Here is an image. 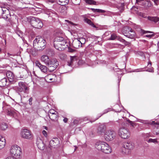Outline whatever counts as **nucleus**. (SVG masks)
Returning <instances> with one entry per match:
<instances>
[{"label":"nucleus","mask_w":159,"mask_h":159,"mask_svg":"<svg viewBox=\"0 0 159 159\" xmlns=\"http://www.w3.org/2000/svg\"><path fill=\"white\" fill-rule=\"evenodd\" d=\"M41 61L49 68H52V69H48L50 72H52L58 65V62L55 58L50 59L46 55H43L41 57Z\"/></svg>","instance_id":"nucleus-1"},{"label":"nucleus","mask_w":159,"mask_h":159,"mask_svg":"<svg viewBox=\"0 0 159 159\" xmlns=\"http://www.w3.org/2000/svg\"><path fill=\"white\" fill-rule=\"evenodd\" d=\"M95 147L98 150L105 153L108 154L112 152L111 147L107 143L104 142H97L95 145Z\"/></svg>","instance_id":"nucleus-2"},{"label":"nucleus","mask_w":159,"mask_h":159,"mask_svg":"<svg viewBox=\"0 0 159 159\" xmlns=\"http://www.w3.org/2000/svg\"><path fill=\"white\" fill-rule=\"evenodd\" d=\"M46 45L45 40L42 37H36L34 41L33 45L34 47L37 48L39 50L43 49Z\"/></svg>","instance_id":"nucleus-3"},{"label":"nucleus","mask_w":159,"mask_h":159,"mask_svg":"<svg viewBox=\"0 0 159 159\" xmlns=\"http://www.w3.org/2000/svg\"><path fill=\"white\" fill-rule=\"evenodd\" d=\"M10 152L12 157L18 159L22 154V151L20 148L17 145H14L11 147Z\"/></svg>","instance_id":"nucleus-4"},{"label":"nucleus","mask_w":159,"mask_h":159,"mask_svg":"<svg viewBox=\"0 0 159 159\" xmlns=\"http://www.w3.org/2000/svg\"><path fill=\"white\" fill-rule=\"evenodd\" d=\"M118 134L121 138L125 139H128L130 134L129 129L124 127H121L119 129Z\"/></svg>","instance_id":"nucleus-5"},{"label":"nucleus","mask_w":159,"mask_h":159,"mask_svg":"<svg viewBox=\"0 0 159 159\" xmlns=\"http://www.w3.org/2000/svg\"><path fill=\"white\" fill-rule=\"evenodd\" d=\"M0 9L2 11V17L7 21H11V15L9 9L4 7H0Z\"/></svg>","instance_id":"nucleus-6"},{"label":"nucleus","mask_w":159,"mask_h":159,"mask_svg":"<svg viewBox=\"0 0 159 159\" xmlns=\"http://www.w3.org/2000/svg\"><path fill=\"white\" fill-rule=\"evenodd\" d=\"M124 148L122 149V152L124 154L127 155L130 153L128 150L133 149L134 147V144L133 142L125 143L124 144Z\"/></svg>","instance_id":"nucleus-7"},{"label":"nucleus","mask_w":159,"mask_h":159,"mask_svg":"<svg viewBox=\"0 0 159 159\" xmlns=\"http://www.w3.org/2000/svg\"><path fill=\"white\" fill-rule=\"evenodd\" d=\"M30 24L33 27L40 28L43 26V23L40 20L37 18H33L31 20Z\"/></svg>","instance_id":"nucleus-8"},{"label":"nucleus","mask_w":159,"mask_h":159,"mask_svg":"<svg viewBox=\"0 0 159 159\" xmlns=\"http://www.w3.org/2000/svg\"><path fill=\"white\" fill-rule=\"evenodd\" d=\"M20 134L21 137L28 139H31L33 138V135L31 132L27 129H22Z\"/></svg>","instance_id":"nucleus-9"},{"label":"nucleus","mask_w":159,"mask_h":159,"mask_svg":"<svg viewBox=\"0 0 159 159\" xmlns=\"http://www.w3.org/2000/svg\"><path fill=\"white\" fill-rule=\"evenodd\" d=\"M124 35L130 39H133L135 36V34L134 32L130 28L128 27H124L123 30Z\"/></svg>","instance_id":"nucleus-10"},{"label":"nucleus","mask_w":159,"mask_h":159,"mask_svg":"<svg viewBox=\"0 0 159 159\" xmlns=\"http://www.w3.org/2000/svg\"><path fill=\"white\" fill-rule=\"evenodd\" d=\"M116 134L112 130H109L106 131L104 134V138L107 141L113 140L116 137Z\"/></svg>","instance_id":"nucleus-11"},{"label":"nucleus","mask_w":159,"mask_h":159,"mask_svg":"<svg viewBox=\"0 0 159 159\" xmlns=\"http://www.w3.org/2000/svg\"><path fill=\"white\" fill-rule=\"evenodd\" d=\"M36 66L39 67L41 71L43 73H47L48 71L50 72L48 69H52V68H48L46 66L42 65L41 63L38 61L35 62Z\"/></svg>","instance_id":"nucleus-12"},{"label":"nucleus","mask_w":159,"mask_h":159,"mask_svg":"<svg viewBox=\"0 0 159 159\" xmlns=\"http://www.w3.org/2000/svg\"><path fill=\"white\" fill-rule=\"evenodd\" d=\"M53 44L54 47L56 49L59 50H62L65 48L63 47L65 46L67 44V42L66 41H54Z\"/></svg>","instance_id":"nucleus-13"},{"label":"nucleus","mask_w":159,"mask_h":159,"mask_svg":"<svg viewBox=\"0 0 159 159\" xmlns=\"http://www.w3.org/2000/svg\"><path fill=\"white\" fill-rule=\"evenodd\" d=\"M18 85V89L19 92L25 91V92H26V91L29 89L25 84L24 82H19Z\"/></svg>","instance_id":"nucleus-14"},{"label":"nucleus","mask_w":159,"mask_h":159,"mask_svg":"<svg viewBox=\"0 0 159 159\" xmlns=\"http://www.w3.org/2000/svg\"><path fill=\"white\" fill-rule=\"evenodd\" d=\"M81 40H83V43L81 42V41L77 39H76L74 40L72 43V45L74 48H78L80 47V44H84L85 42V40L84 38H81Z\"/></svg>","instance_id":"nucleus-15"},{"label":"nucleus","mask_w":159,"mask_h":159,"mask_svg":"<svg viewBox=\"0 0 159 159\" xmlns=\"http://www.w3.org/2000/svg\"><path fill=\"white\" fill-rule=\"evenodd\" d=\"M38 148L40 150H43L45 147V145L43 141L40 138H38L36 143Z\"/></svg>","instance_id":"nucleus-16"},{"label":"nucleus","mask_w":159,"mask_h":159,"mask_svg":"<svg viewBox=\"0 0 159 159\" xmlns=\"http://www.w3.org/2000/svg\"><path fill=\"white\" fill-rule=\"evenodd\" d=\"M60 144V141L57 138H54L51 140L49 143L51 147L55 148L58 147Z\"/></svg>","instance_id":"nucleus-17"},{"label":"nucleus","mask_w":159,"mask_h":159,"mask_svg":"<svg viewBox=\"0 0 159 159\" xmlns=\"http://www.w3.org/2000/svg\"><path fill=\"white\" fill-rule=\"evenodd\" d=\"M6 76L10 82L13 81L15 79V77L14 75L11 71H9L7 72Z\"/></svg>","instance_id":"nucleus-18"},{"label":"nucleus","mask_w":159,"mask_h":159,"mask_svg":"<svg viewBox=\"0 0 159 159\" xmlns=\"http://www.w3.org/2000/svg\"><path fill=\"white\" fill-rule=\"evenodd\" d=\"M6 144V142L5 138L0 135V149L3 148Z\"/></svg>","instance_id":"nucleus-19"},{"label":"nucleus","mask_w":159,"mask_h":159,"mask_svg":"<svg viewBox=\"0 0 159 159\" xmlns=\"http://www.w3.org/2000/svg\"><path fill=\"white\" fill-rule=\"evenodd\" d=\"M106 129L105 126L103 124L100 125L97 129V132L99 134L104 133Z\"/></svg>","instance_id":"nucleus-20"},{"label":"nucleus","mask_w":159,"mask_h":159,"mask_svg":"<svg viewBox=\"0 0 159 159\" xmlns=\"http://www.w3.org/2000/svg\"><path fill=\"white\" fill-rule=\"evenodd\" d=\"M148 19L149 20L157 23L159 21V18L157 16H148Z\"/></svg>","instance_id":"nucleus-21"},{"label":"nucleus","mask_w":159,"mask_h":159,"mask_svg":"<svg viewBox=\"0 0 159 159\" xmlns=\"http://www.w3.org/2000/svg\"><path fill=\"white\" fill-rule=\"evenodd\" d=\"M84 22L89 25H91L92 27L94 28H96V26L89 19H88L87 18H84Z\"/></svg>","instance_id":"nucleus-22"},{"label":"nucleus","mask_w":159,"mask_h":159,"mask_svg":"<svg viewBox=\"0 0 159 159\" xmlns=\"http://www.w3.org/2000/svg\"><path fill=\"white\" fill-rule=\"evenodd\" d=\"M146 7H148L151 6V2L149 1V0H144L143 2H142V5Z\"/></svg>","instance_id":"nucleus-23"},{"label":"nucleus","mask_w":159,"mask_h":159,"mask_svg":"<svg viewBox=\"0 0 159 159\" xmlns=\"http://www.w3.org/2000/svg\"><path fill=\"white\" fill-rule=\"evenodd\" d=\"M56 1L59 4L62 6L67 4L69 2V0H56Z\"/></svg>","instance_id":"nucleus-24"},{"label":"nucleus","mask_w":159,"mask_h":159,"mask_svg":"<svg viewBox=\"0 0 159 159\" xmlns=\"http://www.w3.org/2000/svg\"><path fill=\"white\" fill-rule=\"evenodd\" d=\"M7 80L6 78H4L0 81V86H4L6 85Z\"/></svg>","instance_id":"nucleus-25"},{"label":"nucleus","mask_w":159,"mask_h":159,"mask_svg":"<svg viewBox=\"0 0 159 159\" xmlns=\"http://www.w3.org/2000/svg\"><path fill=\"white\" fill-rule=\"evenodd\" d=\"M49 116L51 120L53 121H55L56 120L58 116V113H56L53 115H49Z\"/></svg>","instance_id":"nucleus-26"},{"label":"nucleus","mask_w":159,"mask_h":159,"mask_svg":"<svg viewBox=\"0 0 159 159\" xmlns=\"http://www.w3.org/2000/svg\"><path fill=\"white\" fill-rule=\"evenodd\" d=\"M76 59V56H70V62H68V65L69 66H72V64L73 61L75 60Z\"/></svg>","instance_id":"nucleus-27"},{"label":"nucleus","mask_w":159,"mask_h":159,"mask_svg":"<svg viewBox=\"0 0 159 159\" xmlns=\"http://www.w3.org/2000/svg\"><path fill=\"white\" fill-rule=\"evenodd\" d=\"M7 127V125L5 123H2L0 125V128L2 130H5Z\"/></svg>","instance_id":"nucleus-28"},{"label":"nucleus","mask_w":159,"mask_h":159,"mask_svg":"<svg viewBox=\"0 0 159 159\" xmlns=\"http://www.w3.org/2000/svg\"><path fill=\"white\" fill-rule=\"evenodd\" d=\"M63 41H66L64 39L61 37H57L56 38L54 39V41L56 42H62Z\"/></svg>","instance_id":"nucleus-29"},{"label":"nucleus","mask_w":159,"mask_h":159,"mask_svg":"<svg viewBox=\"0 0 159 159\" xmlns=\"http://www.w3.org/2000/svg\"><path fill=\"white\" fill-rule=\"evenodd\" d=\"M61 8L60 12L63 15L65 14L66 13V7L65 6H63Z\"/></svg>","instance_id":"nucleus-30"},{"label":"nucleus","mask_w":159,"mask_h":159,"mask_svg":"<svg viewBox=\"0 0 159 159\" xmlns=\"http://www.w3.org/2000/svg\"><path fill=\"white\" fill-rule=\"evenodd\" d=\"M117 40L120 41V42H122L126 45H128L129 44V42L126 41L125 40L121 38L120 37H118Z\"/></svg>","instance_id":"nucleus-31"},{"label":"nucleus","mask_w":159,"mask_h":159,"mask_svg":"<svg viewBox=\"0 0 159 159\" xmlns=\"http://www.w3.org/2000/svg\"><path fill=\"white\" fill-rule=\"evenodd\" d=\"M91 10L94 12H98L104 13L105 12V11L104 10H102L100 9L91 8Z\"/></svg>","instance_id":"nucleus-32"},{"label":"nucleus","mask_w":159,"mask_h":159,"mask_svg":"<svg viewBox=\"0 0 159 159\" xmlns=\"http://www.w3.org/2000/svg\"><path fill=\"white\" fill-rule=\"evenodd\" d=\"M59 57L62 60H64L66 58V56L64 53H61L59 54Z\"/></svg>","instance_id":"nucleus-33"},{"label":"nucleus","mask_w":159,"mask_h":159,"mask_svg":"<svg viewBox=\"0 0 159 159\" xmlns=\"http://www.w3.org/2000/svg\"><path fill=\"white\" fill-rule=\"evenodd\" d=\"M118 37L119 36H117L116 34H111L110 39L111 40H114L116 39H117Z\"/></svg>","instance_id":"nucleus-34"},{"label":"nucleus","mask_w":159,"mask_h":159,"mask_svg":"<svg viewBox=\"0 0 159 159\" xmlns=\"http://www.w3.org/2000/svg\"><path fill=\"white\" fill-rule=\"evenodd\" d=\"M148 143H156L157 142V140L156 139H149L148 140H147Z\"/></svg>","instance_id":"nucleus-35"},{"label":"nucleus","mask_w":159,"mask_h":159,"mask_svg":"<svg viewBox=\"0 0 159 159\" xmlns=\"http://www.w3.org/2000/svg\"><path fill=\"white\" fill-rule=\"evenodd\" d=\"M56 113H57V112H56L55 110L51 109L49 111V115H53Z\"/></svg>","instance_id":"nucleus-36"},{"label":"nucleus","mask_w":159,"mask_h":159,"mask_svg":"<svg viewBox=\"0 0 159 159\" xmlns=\"http://www.w3.org/2000/svg\"><path fill=\"white\" fill-rule=\"evenodd\" d=\"M51 75H48L46 77V79L48 81H52L53 79L51 78Z\"/></svg>","instance_id":"nucleus-37"},{"label":"nucleus","mask_w":159,"mask_h":159,"mask_svg":"<svg viewBox=\"0 0 159 159\" xmlns=\"http://www.w3.org/2000/svg\"><path fill=\"white\" fill-rule=\"evenodd\" d=\"M68 51L70 52H74L75 51V50L70 48H68Z\"/></svg>","instance_id":"nucleus-38"},{"label":"nucleus","mask_w":159,"mask_h":159,"mask_svg":"<svg viewBox=\"0 0 159 159\" xmlns=\"http://www.w3.org/2000/svg\"><path fill=\"white\" fill-rule=\"evenodd\" d=\"M144 0H136V2L138 4L142 5V2H143Z\"/></svg>","instance_id":"nucleus-39"},{"label":"nucleus","mask_w":159,"mask_h":159,"mask_svg":"<svg viewBox=\"0 0 159 159\" xmlns=\"http://www.w3.org/2000/svg\"><path fill=\"white\" fill-rule=\"evenodd\" d=\"M33 100V98L32 97H31L29 99V104L30 105H31L32 104V101Z\"/></svg>","instance_id":"nucleus-40"},{"label":"nucleus","mask_w":159,"mask_h":159,"mask_svg":"<svg viewBox=\"0 0 159 159\" xmlns=\"http://www.w3.org/2000/svg\"><path fill=\"white\" fill-rule=\"evenodd\" d=\"M142 32L143 34H146V33H152V32H151V31H145V30H142Z\"/></svg>","instance_id":"nucleus-41"},{"label":"nucleus","mask_w":159,"mask_h":159,"mask_svg":"<svg viewBox=\"0 0 159 159\" xmlns=\"http://www.w3.org/2000/svg\"><path fill=\"white\" fill-rule=\"evenodd\" d=\"M55 0H48L47 2L48 3H53L55 2Z\"/></svg>","instance_id":"nucleus-42"},{"label":"nucleus","mask_w":159,"mask_h":159,"mask_svg":"<svg viewBox=\"0 0 159 159\" xmlns=\"http://www.w3.org/2000/svg\"><path fill=\"white\" fill-rule=\"evenodd\" d=\"M42 132H43V135L45 137H46L47 136V132L46 131L43 130V131Z\"/></svg>","instance_id":"nucleus-43"},{"label":"nucleus","mask_w":159,"mask_h":159,"mask_svg":"<svg viewBox=\"0 0 159 159\" xmlns=\"http://www.w3.org/2000/svg\"><path fill=\"white\" fill-rule=\"evenodd\" d=\"M153 34H148L145 35V37L149 38H151V37L153 36Z\"/></svg>","instance_id":"nucleus-44"},{"label":"nucleus","mask_w":159,"mask_h":159,"mask_svg":"<svg viewBox=\"0 0 159 159\" xmlns=\"http://www.w3.org/2000/svg\"><path fill=\"white\" fill-rule=\"evenodd\" d=\"M152 1L154 2L155 5H158L159 2L158 0H152Z\"/></svg>","instance_id":"nucleus-45"},{"label":"nucleus","mask_w":159,"mask_h":159,"mask_svg":"<svg viewBox=\"0 0 159 159\" xmlns=\"http://www.w3.org/2000/svg\"><path fill=\"white\" fill-rule=\"evenodd\" d=\"M151 64H152L151 62H150V61H149L148 62V66H147L148 67H151Z\"/></svg>","instance_id":"nucleus-46"},{"label":"nucleus","mask_w":159,"mask_h":159,"mask_svg":"<svg viewBox=\"0 0 159 159\" xmlns=\"http://www.w3.org/2000/svg\"><path fill=\"white\" fill-rule=\"evenodd\" d=\"M68 121V119L66 118L63 119V121L65 123H66Z\"/></svg>","instance_id":"nucleus-47"},{"label":"nucleus","mask_w":159,"mask_h":159,"mask_svg":"<svg viewBox=\"0 0 159 159\" xmlns=\"http://www.w3.org/2000/svg\"><path fill=\"white\" fill-rule=\"evenodd\" d=\"M65 21H66L68 22L70 24H71L73 25H74V24L72 22H71L70 21H69L68 20H65Z\"/></svg>","instance_id":"nucleus-48"},{"label":"nucleus","mask_w":159,"mask_h":159,"mask_svg":"<svg viewBox=\"0 0 159 159\" xmlns=\"http://www.w3.org/2000/svg\"><path fill=\"white\" fill-rule=\"evenodd\" d=\"M147 71H149V72H152V69H150L149 70H147Z\"/></svg>","instance_id":"nucleus-49"},{"label":"nucleus","mask_w":159,"mask_h":159,"mask_svg":"<svg viewBox=\"0 0 159 159\" xmlns=\"http://www.w3.org/2000/svg\"><path fill=\"white\" fill-rule=\"evenodd\" d=\"M142 121H144V120H140V121H139L140 122L143 123V122Z\"/></svg>","instance_id":"nucleus-50"},{"label":"nucleus","mask_w":159,"mask_h":159,"mask_svg":"<svg viewBox=\"0 0 159 159\" xmlns=\"http://www.w3.org/2000/svg\"><path fill=\"white\" fill-rule=\"evenodd\" d=\"M44 127L45 129H46V130L48 129V128L47 127H46L45 126V127Z\"/></svg>","instance_id":"nucleus-51"},{"label":"nucleus","mask_w":159,"mask_h":159,"mask_svg":"<svg viewBox=\"0 0 159 159\" xmlns=\"http://www.w3.org/2000/svg\"><path fill=\"white\" fill-rule=\"evenodd\" d=\"M105 111H106L104 113H107L108 111H106V110H105Z\"/></svg>","instance_id":"nucleus-52"},{"label":"nucleus","mask_w":159,"mask_h":159,"mask_svg":"<svg viewBox=\"0 0 159 159\" xmlns=\"http://www.w3.org/2000/svg\"><path fill=\"white\" fill-rule=\"evenodd\" d=\"M81 39H80V40H79L81 41V42H82V43H83V41H83V40H81Z\"/></svg>","instance_id":"nucleus-53"},{"label":"nucleus","mask_w":159,"mask_h":159,"mask_svg":"<svg viewBox=\"0 0 159 159\" xmlns=\"http://www.w3.org/2000/svg\"><path fill=\"white\" fill-rule=\"evenodd\" d=\"M8 114H9V115H10V112H9V111H8Z\"/></svg>","instance_id":"nucleus-54"},{"label":"nucleus","mask_w":159,"mask_h":159,"mask_svg":"<svg viewBox=\"0 0 159 159\" xmlns=\"http://www.w3.org/2000/svg\"><path fill=\"white\" fill-rule=\"evenodd\" d=\"M154 123V121H152V123L151 124H153V123Z\"/></svg>","instance_id":"nucleus-55"},{"label":"nucleus","mask_w":159,"mask_h":159,"mask_svg":"<svg viewBox=\"0 0 159 159\" xmlns=\"http://www.w3.org/2000/svg\"><path fill=\"white\" fill-rule=\"evenodd\" d=\"M158 47H159V41L158 43Z\"/></svg>","instance_id":"nucleus-56"},{"label":"nucleus","mask_w":159,"mask_h":159,"mask_svg":"<svg viewBox=\"0 0 159 159\" xmlns=\"http://www.w3.org/2000/svg\"><path fill=\"white\" fill-rule=\"evenodd\" d=\"M128 121L129 122H131V121H130V120H129Z\"/></svg>","instance_id":"nucleus-57"},{"label":"nucleus","mask_w":159,"mask_h":159,"mask_svg":"<svg viewBox=\"0 0 159 159\" xmlns=\"http://www.w3.org/2000/svg\"><path fill=\"white\" fill-rule=\"evenodd\" d=\"M1 49L0 48V52H1Z\"/></svg>","instance_id":"nucleus-58"},{"label":"nucleus","mask_w":159,"mask_h":159,"mask_svg":"<svg viewBox=\"0 0 159 159\" xmlns=\"http://www.w3.org/2000/svg\"><path fill=\"white\" fill-rule=\"evenodd\" d=\"M146 135H147V137H148V134H146Z\"/></svg>","instance_id":"nucleus-59"},{"label":"nucleus","mask_w":159,"mask_h":159,"mask_svg":"<svg viewBox=\"0 0 159 159\" xmlns=\"http://www.w3.org/2000/svg\"><path fill=\"white\" fill-rule=\"evenodd\" d=\"M144 59H145V57H144V58H143L142 59L143 60H144Z\"/></svg>","instance_id":"nucleus-60"},{"label":"nucleus","mask_w":159,"mask_h":159,"mask_svg":"<svg viewBox=\"0 0 159 159\" xmlns=\"http://www.w3.org/2000/svg\"><path fill=\"white\" fill-rule=\"evenodd\" d=\"M158 129H159V126H158Z\"/></svg>","instance_id":"nucleus-61"},{"label":"nucleus","mask_w":159,"mask_h":159,"mask_svg":"<svg viewBox=\"0 0 159 159\" xmlns=\"http://www.w3.org/2000/svg\"><path fill=\"white\" fill-rule=\"evenodd\" d=\"M158 134H159V132Z\"/></svg>","instance_id":"nucleus-62"}]
</instances>
